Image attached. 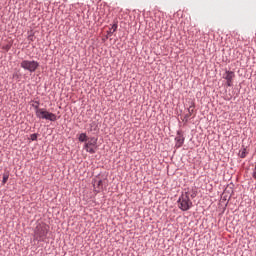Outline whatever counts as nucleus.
<instances>
[{
  "mask_svg": "<svg viewBox=\"0 0 256 256\" xmlns=\"http://www.w3.org/2000/svg\"><path fill=\"white\" fill-rule=\"evenodd\" d=\"M117 31V24H113L111 29L108 31V35L112 36Z\"/></svg>",
  "mask_w": 256,
  "mask_h": 256,
  "instance_id": "9d476101",
  "label": "nucleus"
},
{
  "mask_svg": "<svg viewBox=\"0 0 256 256\" xmlns=\"http://www.w3.org/2000/svg\"><path fill=\"white\" fill-rule=\"evenodd\" d=\"M80 143H85V141H88L89 139L87 138V134L86 133H81L78 137Z\"/></svg>",
  "mask_w": 256,
  "mask_h": 256,
  "instance_id": "1a4fd4ad",
  "label": "nucleus"
},
{
  "mask_svg": "<svg viewBox=\"0 0 256 256\" xmlns=\"http://www.w3.org/2000/svg\"><path fill=\"white\" fill-rule=\"evenodd\" d=\"M235 77V73L231 72V71H227L224 79H226V81H233V78Z\"/></svg>",
  "mask_w": 256,
  "mask_h": 256,
  "instance_id": "6e6552de",
  "label": "nucleus"
},
{
  "mask_svg": "<svg viewBox=\"0 0 256 256\" xmlns=\"http://www.w3.org/2000/svg\"><path fill=\"white\" fill-rule=\"evenodd\" d=\"M34 108H35V113H37V109H41L39 108V105H34Z\"/></svg>",
  "mask_w": 256,
  "mask_h": 256,
  "instance_id": "2eb2a0df",
  "label": "nucleus"
},
{
  "mask_svg": "<svg viewBox=\"0 0 256 256\" xmlns=\"http://www.w3.org/2000/svg\"><path fill=\"white\" fill-rule=\"evenodd\" d=\"M20 67L24 69V71H29V73H35V71L39 69V62L35 60H23L20 63Z\"/></svg>",
  "mask_w": 256,
  "mask_h": 256,
  "instance_id": "f03ea898",
  "label": "nucleus"
},
{
  "mask_svg": "<svg viewBox=\"0 0 256 256\" xmlns=\"http://www.w3.org/2000/svg\"><path fill=\"white\" fill-rule=\"evenodd\" d=\"M226 81H227V86H228V87H231V85H233V84H232L233 81H229V80H226Z\"/></svg>",
  "mask_w": 256,
  "mask_h": 256,
  "instance_id": "4468645a",
  "label": "nucleus"
},
{
  "mask_svg": "<svg viewBox=\"0 0 256 256\" xmlns=\"http://www.w3.org/2000/svg\"><path fill=\"white\" fill-rule=\"evenodd\" d=\"M178 207L181 211H189L193 207V202L189 198V193H183L178 199Z\"/></svg>",
  "mask_w": 256,
  "mask_h": 256,
  "instance_id": "f257e3e1",
  "label": "nucleus"
},
{
  "mask_svg": "<svg viewBox=\"0 0 256 256\" xmlns=\"http://www.w3.org/2000/svg\"><path fill=\"white\" fill-rule=\"evenodd\" d=\"M31 141H37V134H32L30 136Z\"/></svg>",
  "mask_w": 256,
  "mask_h": 256,
  "instance_id": "ddd939ff",
  "label": "nucleus"
},
{
  "mask_svg": "<svg viewBox=\"0 0 256 256\" xmlns=\"http://www.w3.org/2000/svg\"><path fill=\"white\" fill-rule=\"evenodd\" d=\"M93 187L99 193L103 189V180H94Z\"/></svg>",
  "mask_w": 256,
  "mask_h": 256,
  "instance_id": "423d86ee",
  "label": "nucleus"
},
{
  "mask_svg": "<svg viewBox=\"0 0 256 256\" xmlns=\"http://www.w3.org/2000/svg\"><path fill=\"white\" fill-rule=\"evenodd\" d=\"M35 235H37V237H40V238L45 237L47 235V229L41 226H37L35 230Z\"/></svg>",
  "mask_w": 256,
  "mask_h": 256,
  "instance_id": "39448f33",
  "label": "nucleus"
},
{
  "mask_svg": "<svg viewBox=\"0 0 256 256\" xmlns=\"http://www.w3.org/2000/svg\"><path fill=\"white\" fill-rule=\"evenodd\" d=\"M36 117H38V119H46V121H57V115L45 109H37Z\"/></svg>",
  "mask_w": 256,
  "mask_h": 256,
  "instance_id": "7ed1b4c3",
  "label": "nucleus"
},
{
  "mask_svg": "<svg viewBox=\"0 0 256 256\" xmlns=\"http://www.w3.org/2000/svg\"><path fill=\"white\" fill-rule=\"evenodd\" d=\"M246 156H247V149H243L242 152L240 153V157L244 159V157Z\"/></svg>",
  "mask_w": 256,
  "mask_h": 256,
  "instance_id": "f8f14e48",
  "label": "nucleus"
},
{
  "mask_svg": "<svg viewBox=\"0 0 256 256\" xmlns=\"http://www.w3.org/2000/svg\"><path fill=\"white\" fill-rule=\"evenodd\" d=\"M84 149L87 153H96L97 152V138L91 137L88 138L87 142L84 144Z\"/></svg>",
  "mask_w": 256,
  "mask_h": 256,
  "instance_id": "20e7f679",
  "label": "nucleus"
},
{
  "mask_svg": "<svg viewBox=\"0 0 256 256\" xmlns=\"http://www.w3.org/2000/svg\"><path fill=\"white\" fill-rule=\"evenodd\" d=\"M8 180H9V174H4L3 180H2L3 185H5V183H7Z\"/></svg>",
  "mask_w": 256,
  "mask_h": 256,
  "instance_id": "9b49d317",
  "label": "nucleus"
},
{
  "mask_svg": "<svg viewBox=\"0 0 256 256\" xmlns=\"http://www.w3.org/2000/svg\"><path fill=\"white\" fill-rule=\"evenodd\" d=\"M188 111H189V115H191V113H193V110H191V108H189Z\"/></svg>",
  "mask_w": 256,
  "mask_h": 256,
  "instance_id": "dca6fc26",
  "label": "nucleus"
},
{
  "mask_svg": "<svg viewBox=\"0 0 256 256\" xmlns=\"http://www.w3.org/2000/svg\"><path fill=\"white\" fill-rule=\"evenodd\" d=\"M176 147H181L183 143H185V138H183L179 133L178 136L175 138Z\"/></svg>",
  "mask_w": 256,
  "mask_h": 256,
  "instance_id": "0eeeda50",
  "label": "nucleus"
}]
</instances>
